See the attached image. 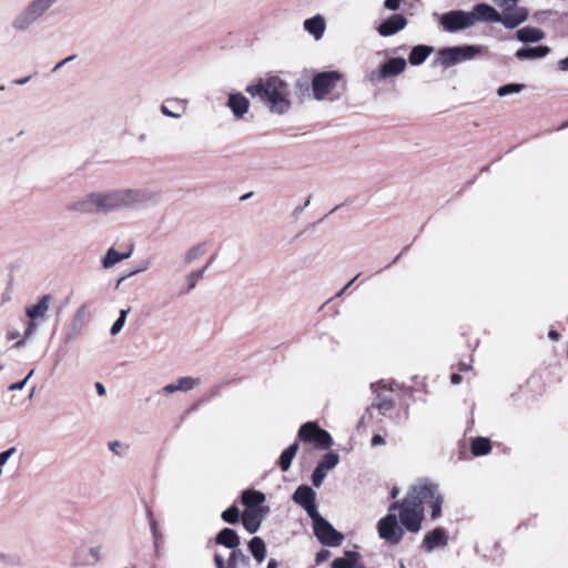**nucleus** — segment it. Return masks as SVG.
Segmentation results:
<instances>
[{"label": "nucleus", "mask_w": 568, "mask_h": 568, "mask_svg": "<svg viewBox=\"0 0 568 568\" xmlns=\"http://www.w3.org/2000/svg\"><path fill=\"white\" fill-rule=\"evenodd\" d=\"M425 504L430 507L432 519L442 516L443 496L436 484L423 483L413 486L403 500L392 503L388 514L377 523L379 538L390 546H396L402 541L405 531L419 532Z\"/></svg>", "instance_id": "1"}, {"label": "nucleus", "mask_w": 568, "mask_h": 568, "mask_svg": "<svg viewBox=\"0 0 568 568\" xmlns=\"http://www.w3.org/2000/svg\"><path fill=\"white\" fill-rule=\"evenodd\" d=\"M158 192L148 189H111L91 192L69 204L68 210L81 214H102L156 204Z\"/></svg>", "instance_id": "2"}, {"label": "nucleus", "mask_w": 568, "mask_h": 568, "mask_svg": "<svg viewBox=\"0 0 568 568\" xmlns=\"http://www.w3.org/2000/svg\"><path fill=\"white\" fill-rule=\"evenodd\" d=\"M245 90L252 98H258L273 114L283 115L291 109L290 87L280 77L261 80L247 85Z\"/></svg>", "instance_id": "3"}, {"label": "nucleus", "mask_w": 568, "mask_h": 568, "mask_svg": "<svg viewBox=\"0 0 568 568\" xmlns=\"http://www.w3.org/2000/svg\"><path fill=\"white\" fill-rule=\"evenodd\" d=\"M61 0H30L12 19L11 28L17 33L28 32L40 22L50 9Z\"/></svg>", "instance_id": "4"}, {"label": "nucleus", "mask_w": 568, "mask_h": 568, "mask_svg": "<svg viewBox=\"0 0 568 568\" xmlns=\"http://www.w3.org/2000/svg\"><path fill=\"white\" fill-rule=\"evenodd\" d=\"M474 24L481 22H500L506 29H515L523 23L524 12L520 16H510L508 13H499L495 8L486 3H479L471 11Z\"/></svg>", "instance_id": "5"}, {"label": "nucleus", "mask_w": 568, "mask_h": 568, "mask_svg": "<svg viewBox=\"0 0 568 568\" xmlns=\"http://www.w3.org/2000/svg\"><path fill=\"white\" fill-rule=\"evenodd\" d=\"M342 78L343 74L335 70L316 73L312 79L314 99L317 101L324 100L334 91Z\"/></svg>", "instance_id": "6"}, {"label": "nucleus", "mask_w": 568, "mask_h": 568, "mask_svg": "<svg viewBox=\"0 0 568 568\" xmlns=\"http://www.w3.org/2000/svg\"><path fill=\"white\" fill-rule=\"evenodd\" d=\"M311 519L313 521L314 535L321 544L329 547H337L342 544L344 536L322 517L320 513L315 514Z\"/></svg>", "instance_id": "7"}, {"label": "nucleus", "mask_w": 568, "mask_h": 568, "mask_svg": "<svg viewBox=\"0 0 568 568\" xmlns=\"http://www.w3.org/2000/svg\"><path fill=\"white\" fill-rule=\"evenodd\" d=\"M481 51L478 45L447 47L438 51V60L445 68L469 60Z\"/></svg>", "instance_id": "8"}, {"label": "nucleus", "mask_w": 568, "mask_h": 568, "mask_svg": "<svg viewBox=\"0 0 568 568\" xmlns=\"http://www.w3.org/2000/svg\"><path fill=\"white\" fill-rule=\"evenodd\" d=\"M439 23L445 31L454 33L473 27L474 19L469 11L452 10L442 14Z\"/></svg>", "instance_id": "9"}, {"label": "nucleus", "mask_w": 568, "mask_h": 568, "mask_svg": "<svg viewBox=\"0 0 568 568\" xmlns=\"http://www.w3.org/2000/svg\"><path fill=\"white\" fill-rule=\"evenodd\" d=\"M292 499L295 504L301 506L310 517H314V515L318 513L316 508V494L310 486H298Z\"/></svg>", "instance_id": "10"}, {"label": "nucleus", "mask_w": 568, "mask_h": 568, "mask_svg": "<svg viewBox=\"0 0 568 568\" xmlns=\"http://www.w3.org/2000/svg\"><path fill=\"white\" fill-rule=\"evenodd\" d=\"M407 19L399 13H394L384 19L377 27V32L381 37H392L397 32L404 30L407 26Z\"/></svg>", "instance_id": "11"}, {"label": "nucleus", "mask_w": 568, "mask_h": 568, "mask_svg": "<svg viewBox=\"0 0 568 568\" xmlns=\"http://www.w3.org/2000/svg\"><path fill=\"white\" fill-rule=\"evenodd\" d=\"M100 548L99 547H84L81 546L75 549L72 556V565L75 567L92 566L100 561Z\"/></svg>", "instance_id": "12"}, {"label": "nucleus", "mask_w": 568, "mask_h": 568, "mask_svg": "<svg viewBox=\"0 0 568 568\" xmlns=\"http://www.w3.org/2000/svg\"><path fill=\"white\" fill-rule=\"evenodd\" d=\"M267 513L268 507L245 509L241 516L242 524L250 534H254L260 529L262 520Z\"/></svg>", "instance_id": "13"}, {"label": "nucleus", "mask_w": 568, "mask_h": 568, "mask_svg": "<svg viewBox=\"0 0 568 568\" xmlns=\"http://www.w3.org/2000/svg\"><path fill=\"white\" fill-rule=\"evenodd\" d=\"M447 544L448 539L445 530L438 527L425 535L422 548L426 552H433L436 548H445Z\"/></svg>", "instance_id": "14"}, {"label": "nucleus", "mask_w": 568, "mask_h": 568, "mask_svg": "<svg viewBox=\"0 0 568 568\" xmlns=\"http://www.w3.org/2000/svg\"><path fill=\"white\" fill-rule=\"evenodd\" d=\"M226 105L234 118L241 120L248 112L250 100L240 92L230 93Z\"/></svg>", "instance_id": "15"}, {"label": "nucleus", "mask_w": 568, "mask_h": 568, "mask_svg": "<svg viewBox=\"0 0 568 568\" xmlns=\"http://www.w3.org/2000/svg\"><path fill=\"white\" fill-rule=\"evenodd\" d=\"M304 30L310 33L316 41L321 40L326 30V22L323 16L316 14L305 19L303 22Z\"/></svg>", "instance_id": "16"}, {"label": "nucleus", "mask_w": 568, "mask_h": 568, "mask_svg": "<svg viewBox=\"0 0 568 568\" xmlns=\"http://www.w3.org/2000/svg\"><path fill=\"white\" fill-rule=\"evenodd\" d=\"M215 542L234 551L240 549L241 541L240 536L234 529L225 527L215 536Z\"/></svg>", "instance_id": "17"}, {"label": "nucleus", "mask_w": 568, "mask_h": 568, "mask_svg": "<svg viewBox=\"0 0 568 568\" xmlns=\"http://www.w3.org/2000/svg\"><path fill=\"white\" fill-rule=\"evenodd\" d=\"M550 48L547 45L523 47L518 49L515 57L518 60H536L548 55Z\"/></svg>", "instance_id": "18"}, {"label": "nucleus", "mask_w": 568, "mask_h": 568, "mask_svg": "<svg viewBox=\"0 0 568 568\" xmlns=\"http://www.w3.org/2000/svg\"><path fill=\"white\" fill-rule=\"evenodd\" d=\"M406 60L403 58L388 59L382 67V77L390 78L402 74L406 69Z\"/></svg>", "instance_id": "19"}, {"label": "nucleus", "mask_w": 568, "mask_h": 568, "mask_svg": "<svg viewBox=\"0 0 568 568\" xmlns=\"http://www.w3.org/2000/svg\"><path fill=\"white\" fill-rule=\"evenodd\" d=\"M516 39L524 43L539 42L545 39V32L536 27H524L517 30Z\"/></svg>", "instance_id": "20"}, {"label": "nucleus", "mask_w": 568, "mask_h": 568, "mask_svg": "<svg viewBox=\"0 0 568 568\" xmlns=\"http://www.w3.org/2000/svg\"><path fill=\"white\" fill-rule=\"evenodd\" d=\"M266 497L263 493L253 489H246L241 495L242 504L246 509H258L265 501Z\"/></svg>", "instance_id": "21"}, {"label": "nucleus", "mask_w": 568, "mask_h": 568, "mask_svg": "<svg viewBox=\"0 0 568 568\" xmlns=\"http://www.w3.org/2000/svg\"><path fill=\"white\" fill-rule=\"evenodd\" d=\"M50 295H43L37 304L27 307V316L32 321L45 317V314L50 306Z\"/></svg>", "instance_id": "22"}, {"label": "nucleus", "mask_w": 568, "mask_h": 568, "mask_svg": "<svg viewBox=\"0 0 568 568\" xmlns=\"http://www.w3.org/2000/svg\"><path fill=\"white\" fill-rule=\"evenodd\" d=\"M498 7L503 8L501 13H508L510 16H520V12H524L523 22L528 19V11L524 7H518L519 0H493Z\"/></svg>", "instance_id": "23"}, {"label": "nucleus", "mask_w": 568, "mask_h": 568, "mask_svg": "<svg viewBox=\"0 0 568 568\" xmlns=\"http://www.w3.org/2000/svg\"><path fill=\"white\" fill-rule=\"evenodd\" d=\"M434 51L433 47L426 44L415 45L408 57V61L412 65L422 64Z\"/></svg>", "instance_id": "24"}, {"label": "nucleus", "mask_w": 568, "mask_h": 568, "mask_svg": "<svg viewBox=\"0 0 568 568\" xmlns=\"http://www.w3.org/2000/svg\"><path fill=\"white\" fill-rule=\"evenodd\" d=\"M248 550L252 554L253 558L257 564H261L265 560L267 550L264 540L260 537H253L248 541Z\"/></svg>", "instance_id": "25"}, {"label": "nucleus", "mask_w": 568, "mask_h": 568, "mask_svg": "<svg viewBox=\"0 0 568 568\" xmlns=\"http://www.w3.org/2000/svg\"><path fill=\"white\" fill-rule=\"evenodd\" d=\"M227 568H251V559L242 549L234 550L229 557Z\"/></svg>", "instance_id": "26"}, {"label": "nucleus", "mask_w": 568, "mask_h": 568, "mask_svg": "<svg viewBox=\"0 0 568 568\" xmlns=\"http://www.w3.org/2000/svg\"><path fill=\"white\" fill-rule=\"evenodd\" d=\"M131 253L132 251H129L128 253H119L113 247H110L102 260V265L104 268H111L119 262L129 258Z\"/></svg>", "instance_id": "27"}, {"label": "nucleus", "mask_w": 568, "mask_h": 568, "mask_svg": "<svg viewBox=\"0 0 568 568\" xmlns=\"http://www.w3.org/2000/svg\"><path fill=\"white\" fill-rule=\"evenodd\" d=\"M298 447V443L295 442L282 452L278 464L283 471H287L291 468L292 460L294 459Z\"/></svg>", "instance_id": "28"}, {"label": "nucleus", "mask_w": 568, "mask_h": 568, "mask_svg": "<svg viewBox=\"0 0 568 568\" xmlns=\"http://www.w3.org/2000/svg\"><path fill=\"white\" fill-rule=\"evenodd\" d=\"M87 312V305H82L78 311L73 318L72 325H71V332L67 334V341L72 339L75 335L80 333L84 325V317Z\"/></svg>", "instance_id": "29"}, {"label": "nucleus", "mask_w": 568, "mask_h": 568, "mask_svg": "<svg viewBox=\"0 0 568 568\" xmlns=\"http://www.w3.org/2000/svg\"><path fill=\"white\" fill-rule=\"evenodd\" d=\"M358 554L355 551H346L345 557L335 558L331 568H355Z\"/></svg>", "instance_id": "30"}, {"label": "nucleus", "mask_w": 568, "mask_h": 568, "mask_svg": "<svg viewBox=\"0 0 568 568\" xmlns=\"http://www.w3.org/2000/svg\"><path fill=\"white\" fill-rule=\"evenodd\" d=\"M491 450L490 440L486 437H476L471 443V454L474 456H484Z\"/></svg>", "instance_id": "31"}, {"label": "nucleus", "mask_w": 568, "mask_h": 568, "mask_svg": "<svg viewBox=\"0 0 568 568\" xmlns=\"http://www.w3.org/2000/svg\"><path fill=\"white\" fill-rule=\"evenodd\" d=\"M316 432L317 433L313 439L315 447L318 449L331 448V446L333 445V438H332L331 434L327 430L322 429L318 425H317Z\"/></svg>", "instance_id": "32"}, {"label": "nucleus", "mask_w": 568, "mask_h": 568, "mask_svg": "<svg viewBox=\"0 0 568 568\" xmlns=\"http://www.w3.org/2000/svg\"><path fill=\"white\" fill-rule=\"evenodd\" d=\"M316 430H317V424L314 422H307L300 427V430L297 434L298 439L304 443L313 442V439L317 433Z\"/></svg>", "instance_id": "33"}, {"label": "nucleus", "mask_w": 568, "mask_h": 568, "mask_svg": "<svg viewBox=\"0 0 568 568\" xmlns=\"http://www.w3.org/2000/svg\"><path fill=\"white\" fill-rule=\"evenodd\" d=\"M338 462H339L338 454H336L334 452H328L321 458L317 466L320 468H322L323 470L328 471V470H332L333 468H335L337 466Z\"/></svg>", "instance_id": "34"}, {"label": "nucleus", "mask_w": 568, "mask_h": 568, "mask_svg": "<svg viewBox=\"0 0 568 568\" xmlns=\"http://www.w3.org/2000/svg\"><path fill=\"white\" fill-rule=\"evenodd\" d=\"M394 400L389 396H382L379 394L376 395L372 407L381 410L383 414L389 412L394 408Z\"/></svg>", "instance_id": "35"}, {"label": "nucleus", "mask_w": 568, "mask_h": 568, "mask_svg": "<svg viewBox=\"0 0 568 568\" xmlns=\"http://www.w3.org/2000/svg\"><path fill=\"white\" fill-rule=\"evenodd\" d=\"M205 271H206V267H203L201 270L192 271L191 273H189L186 275L185 280L187 283V287L185 290V293H190L191 291H193L196 287L199 281L202 280Z\"/></svg>", "instance_id": "36"}, {"label": "nucleus", "mask_w": 568, "mask_h": 568, "mask_svg": "<svg viewBox=\"0 0 568 568\" xmlns=\"http://www.w3.org/2000/svg\"><path fill=\"white\" fill-rule=\"evenodd\" d=\"M38 329V325L36 324L34 321L30 320L28 323H27V327L23 332V337L21 339H19L16 344H14V347L16 348H21L23 347L26 344H27V341L29 338H31L36 332Z\"/></svg>", "instance_id": "37"}, {"label": "nucleus", "mask_w": 568, "mask_h": 568, "mask_svg": "<svg viewBox=\"0 0 568 568\" xmlns=\"http://www.w3.org/2000/svg\"><path fill=\"white\" fill-rule=\"evenodd\" d=\"M221 518L227 524H236L240 520V509L237 506L233 505L222 511Z\"/></svg>", "instance_id": "38"}, {"label": "nucleus", "mask_w": 568, "mask_h": 568, "mask_svg": "<svg viewBox=\"0 0 568 568\" xmlns=\"http://www.w3.org/2000/svg\"><path fill=\"white\" fill-rule=\"evenodd\" d=\"M176 383L179 390L189 392L200 384V379L191 376H184L180 377Z\"/></svg>", "instance_id": "39"}, {"label": "nucleus", "mask_w": 568, "mask_h": 568, "mask_svg": "<svg viewBox=\"0 0 568 568\" xmlns=\"http://www.w3.org/2000/svg\"><path fill=\"white\" fill-rule=\"evenodd\" d=\"M129 313H130V308H123L120 311V315H119L118 320L113 323V325L111 326V329H110V334L112 336H115L121 332V329L123 328V326L125 324L126 316Z\"/></svg>", "instance_id": "40"}, {"label": "nucleus", "mask_w": 568, "mask_h": 568, "mask_svg": "<svg viewBox=\"0 0 568 568\" xmlns=\"http://www.w3.org/2000/svg\"><path fill=\"white\" fill-rule=\"evenodd\" d=\"M524 88H525L524 84L508 83V84L499 87L498 90H497V94L499 97H506L508 94L519 93V92H521L524 90Z\"/></svg>", "instance_id": "41"}, {"label": "nucleus", "mask_w": 568, "mask_h": 568, "mask_svg": "<svg viewBox=\"0 0 568 568\" xmlns=\"http://www.w3.org/2000/svg\"><path fill=\"white\" fill-rule=\"evenodd\" d=\"M203 253H204L203 245H195L185 252L184 260L186 263H191L194 260H196L197 257H200Z\"/></svg>", "instance_id": "42"}, {"label": "nucleus", "mask_w": 568, "mask_h": 568, "mask_svg": "<svg viewBox=\"0 0 568 568\" xmlns=\"http://www.w3.org/2000/svg\"><path fill=\"white\" fill-rule=\"evenodd\" d=\"M146 516L149 518L152 536H153L154 540L156 541L158 539L161 538V532L159 530L158 521L153 517L152 510L150 508H146Z\"/></svg>", "instance_id": "43"}, {"label": "nucleus", "mask_w": 568, "mask_h": 568, "mask_svg": "<svg viewBox=\"0 0 568 568\" xmlns=\"http://www.w3.org/2000/svg\"><path fill=\"white\" fill-rule=\"evenodd\" d=\"M326 473L327 471L323 470L318 466L315 467L312 474V483L315 487H320L322 485L324 478L326 477Z\"/></svg>", "instance_id": "44"}, {"label": "nucleus", "mask_w": 568, "mask_h": 568, "mask_svg": "<svg viewBox=\"0 0 568 568\" xmlns=\"http://www.w3.org/2000/svg\"><path fill=\"white\" fill-rule=\"evenodd\" d=\"M17 453L16 447H10L7 450L0 453V476L2 475V466Z\"/></svg>", "instance_id": "45"}, {"label": "nucleus", "mask_w": 568, "mask_h": 568, "mask_svg": "<svg viewBox=\"0 0 568 568\" xmlns=\"http://www.w3.org/2000/svg\"><path fill=\"white\" fill-rule=\"evenodd\" d=\"M33 373H34V369H31L24 379L9 385L8 390L9 392L21 390L28 383L29 378L33 375Z\"/></svg>", "instance_id": "46"}, {"label": "nucleus", "mask_w": 568, "mask_h": 568, "mask_svg": "<svg viewBox=\"0 0 568 568\" xmlns=\"http://www.w3.org/2000/svg\"><path fill=\"white\" fill-rule=\"evenodd\" d=\"M148 267H149V263H144V264H143L141 267H139L138 270H134V271H132V272H130V273H128V274L122 275V276L118 280V282H116V287H119V286H120V285H121L125 280H126V278H129V277H131V276H133V275H135V274H138V273H140V272L146 271V270H148Z\"/></svg>", "instance_id": "47"}, {"label": "nucleus", "mask_w": 568, "mask_h": 568, "mask_svg": "<svg viewBox=\"0 0 568 568\" xmlns=\"http://www.w3.org/2000/svg\"><path fill=\"white\" fill-rule=\"evenodd\" d=\"M382 67L378 70H373L369 75L368 80L372 84H378L382 80L386 79L385 77H382Z\"/></svg>", "instance_id": "48"}, {"label": "nucleus", "mask_w": 568, "mask_h": 568, "mask_svg": "<svg viewBox=\"0 0 568 568\" xmlns=\"http://www.w3.org/2000/svg\"><path fill=\"white\" fill-rule=\"evenodd\" d=\"M402 0H385L384 8L390 11H396L400 8Z\"/></svg>", "instance_id": "49"}, {"label": "nucleus", "mask_w": 568, "mask_h": 568, "mask_svg": "<svg viewBox=\"0 0 568 568\" xmlns=\"http://www.w3.org/2000/svg\"><path fill=\"white\" fill-rule=\"evenodd\" d=\"M331 556V552L326 549H321L317 554H316V558H315V561L316 564H322L324 561H326Z\"/></svg>", "instance_id": "50"}, {"label": "nucleus", "mask_w": 568, "mask_h": 568, "mask_svg": "<svg viewBox=\"0 0 568 568\" xmlns=\"http://www.w3.org/2000/svg\"><path fill=\"white\" fill-rule=\"evenodd\" d=\"M108 446H109V449H110L113 454H115V455H118V456H121V455H122V453H121V450H120V449H121V447H122V444H121L119 440H112V442H109Z\"/></svg>", "instance_id": "51"}, {"label": "nucleus", "mask_w": 568, "mask_h": 568, "mask_svg": "<svg viewBox=\"0 0 568 568\" xmlns=\"http://www.w3.org/2000/svg\"><path fill=\"white\" fill-rule=\"evenodd\" d=\"M160 110H161L162 114H164L165 116H169V118L180 119L182 116L180 113H175V112L171 111V109H169L166 104H162Z\"/></svg>", "instance_id": "52"}, {"label": "nucleus", "mask_w": 568, "mask_h": 568, "mask_svg": "<svg viewBox=\"0 0 568 568\" xmlns=\"http://www.w3.org/2000/svg\"><path fill=\"white\" fill-rule=\"evenodd\" d=\"M361 274L355 275L349 282H347L344 287L336 293L335 297H341L352 285L353 283L359 277Z\"/></svg>", "instance_id": "53"}, {"label": "nucleus", "mask_w": 568, "mask_h": 568, "mask_svg": "<svg viewBox=\"0 0 568 568\" xmlns=\"http://www.w3.org/2000/svg\"><path fill=\"white\" fill-rule=\"evenodd\" d=\"M214 564L216 568H227L224 558L219 554L214 556Z\"/></svg>", "instance_id": "54"}, {"label": "nucleus", "mask_w": 568, "mask_h": 568, "mask_svg": "<svg viewBox=\"0 0 568 568\" xmlns=\"http://www.w3.org/2000/svg\"><path fill=\"white\" fill-rule=\"evenodd\" d=\"M74 58H75V55H70V57H67L65 59L61 60L60 62H58L55 64V67L53 68V72L58 71L60 68L65 65L68 62L72 61Z\"/></svg>", "instance_id": "55"}, {"label": "nucleus", "mask_w": 568, "mask_h": 568, "mask_svg": "<svg viewBox=\"0 0 568 568\" xmlns=\"http://www.w3.org/2000/svg\"><path fill=\"white\" fill-rule=\"evenodd\" d=\"M384 443H385V440H384L383 436L379 434H375L372 437V446L383 445Z\"/></svg>", "instance_id": "56"}, {"label": "nucleus", "mask_w": 568, "mask_h": 568, "mask_svg": "<svg viewBox=\"0 0 568 568\" xmlns=\"http://www.w3.org/2000/svg\"><path fill=\"white\" fill-rule=\"evenodd\" d=\"M179 388H178V383H173V384H168L166 386H164L163 388V392H165L166 394H172V393H175L178 392Z\"/></svg>", "instance_id": "57"}, {"label": "nucleus", "mask_w": 568, "mask_h": 568, "mask_svg": "<svg viewBox=\"0 0 568 568\" xmlns=\"http://www.w3.org/2000/svg\"><path fill=\"white\" fill-rule=\"evenodd\" d=\"M30 79H31V77L28 75V77H24V78L14 79L12 81V83L17 84V85H23V84H27L30 81Z\"/></svg>", "instance_id": "58"}, {"label": "nucleus", "mask_w": 568, "mask_h": 568, "mask_svg": "<svg viewBox=\"0 0 568 568\" xmlns=\"http://www.w3.org/2000/svg\"><path fill=\"white\" fill-rule=\"evenodd\" d=\"M385 387H386V385L384 384L383 381L371 384V388L374 393H376L379 388H385Z\"/></svg>", "instance_id": "59"}, {"label": "nucleus", "mask_w": 568, "mask_h": 568, "mask_svg": "<svg viewBox=\"0 0 568 568\" xmlns=\"http://www.w3.org/2000/svg\"><path fill=\"white\" fill-rule=\"evenodd\" d=\"M558 68H559L561 71H568V57H567V58H565V59L559 60V62H558Z\"/></svg>", "instance_id": "60"}, {"label": "nucleus", "mask_w": 568, "mask_h": 568, "mask_svg": "<svg viewBox=\"0 0 568 568\" xmlns=\"http://www.w3.org/2000/svg\"><path fill=\"white\" fill-rule=\"evenodd\" d=\"M95 389H97V393H98V395H99V396H103V395H105V392H106V390H105V387L103 386V384H102V383L97 382V383H95Z\"/></svg>", "instance_id": "61"}, {"label": "nucleus", "mask_w": 568, "mask_h": 568, "mask_svg": "<svg viewBox=\"0 0 568 568\" xmlns=\"http://www.w3.org/2000/svg\"><path fill=\"white\" fill-rule=\"evenodd\" d=\"M10 300H11V291L6 290V292L2 294V297H1V304H4V303L9 302Z\"/></svg>", "instance_id": "62"}, {"label": "nucleus", "mask_w": 568, "mask_h": 568, "mask_svg": "<svg viewBox=\"0 0 568 568\" xmlns=\"http://www.w3.org/2000/svg\"><path fill=\"white\" fill-rule=\"evenodd\" d=\"M452 384H459L462 382V376L457 373L452 374L450 376Z\"/></svg>", "instance_id": "63"}, {"label": "nucleus", "mask_w": 568, "mask_h": 568, "mask_svg": "<svg viewBox=\"0 0 568 568\" xmlns=\"http://www.w3.org/2000/svg\"><path fill=\"white\" fill-rule=\"evenodd\" d=\"M280 564L275 560V559H271L268 562H267V566L266 568H278Z\"/></svg>", "instance_id": "64"}]
</instances>
